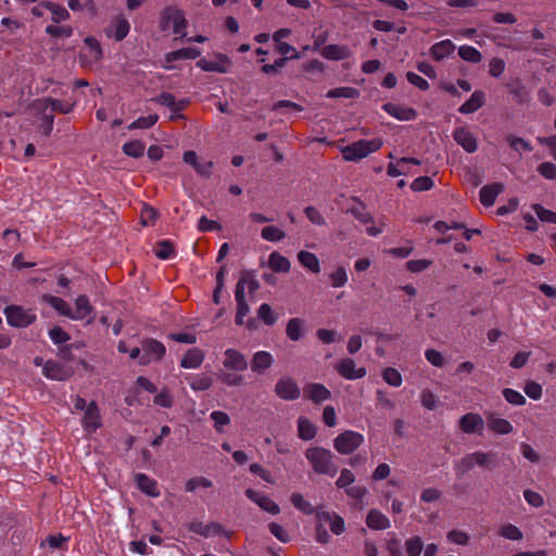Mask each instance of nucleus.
<instances>
[{"instance_id":"63","label":"nucleus","mask_w":556,"mask_h":556,"mask_svg":"<svg viewBox=\"0 0 556 556\" xmlns=\"http://www.w3.org/2000/svg\"><path fill=\"white\" fill-rule=\"evenodd\" d=\"M433 187V181L428 176H420L414 179V181L410 185V188L414 191H427L430 190Z\"/></svg>"},{"instance_id":"22","label":"nucleus","mask_w":556,"mask_h":556,"mask_svg":"<svg viewBox=\"0 0 556 556\" xmlns=\"http://www.w3.org/2000/svg\"><path fill=\"white\" fill-rule=\"evenodd\" d=\"M383 110L391 116L400 119V121H412L416 117V112L412 108L394 104V103H386L383 104Z\"/></svg>"},{"instance_id":"56","label":"nucleus","mask_w":556,"mask_h":556,"mask_svg":"<svg viewBox=\"0 0 556 556\" xmlns=\"http://www.w3.org/2000/svg\"><path fill=\"white\" fill-rule=\"evenodd\" d=\"M155 405H159L164 408H170L173 406V395L170 394L167 388L162 389L153 400Z\"/></svg>"},{"instance_id":"62","label":"nucleus","mask_w":556,"mask_h":556,"mask_svg":"<svg viewBox=\"0 0 556 556\" xmlns=\"http://www.w3.org/2000/svg\"><path fill=\"white\" fill-rule=\"evenodd\" d=\"M49 337L54 344H63L71 339L70 334L59 326L49 330Z\"/></svg>"},{"instance_id":"52","label":"nucleus","mask_w":556,"mask_h":556,"mask_svg":"<svg viewBox=\"0 0 556 556\" xmlns=\"http://www.w3.org/2000/svg\"><path fill=\"white\" fill-rule=\"evenodd\" d=\"M382 378L389 386L392 387H400L403 382L400 371L392 367L383 369Z\"/></svg>"},{"instance_id":"39","label":"nucleus","mask_w":556,"mask_h":556,"mask_svg":"<svg viewBox=\"0 0 556 556\" xmlns=\"http://www.w3.org/2000/svg\"><path fill=\"white\" fill-rule=\"evenodd\" d=\"M261 237L268 242H278L285 239L286 232L277 226L268 225L262 229Z\"/></svg>"},{"instance_id":"46","label":"nucleus","mask_w":556,"mask_h":556,"mask_svg":"<svg viewBox=\"0 0 556 556\" xmlns=\"http://www.w3.org/2000/svg\"><path fill=\"white\" fill-rule=\"evenodd\" d=\"M155 255L160 260H170L175 256V249L169 240H161L157 242Z\"/></svg>"},{"instance_id":"37","label":"nucleus","mask_w":556,"mask_h":556,"mask_svg":"<svg viewBox=\"0 0 556 556\" xmlns=\"http://www.w3.org/2000/svg\"><path fill=\"white\" fill-rule=\"evenodd\" d=\"M359 90L354 87H339L329 90L326 93V97L329 99H338V98H345V99H356L359 97Z\"/></svg>"},{"instance_id":"47","label":"nucleus","mask_w":556,"mask_h":556,"mask_svg":"<svg viewBox=\"0 0 556 556\" xmlns=\"http://www.w3.org/2000/svg\"><path fill=\"white\" fill-rule=\"evenodd\" d=\"M291 503L293 506L301 510L303 514L312 515L314 513L313 505L307 502L302 494L300 493H293L290 497Z\"/></svg>"},{"instance_id":"34","label":"nucleus","mask_w":556,"mask_h":556,"mask_svg":"<svg viewBox=\"0 0 556 556\" xmlns=\"http://www.w3.org/2000/svg\"><path fill=\"white\" fill-rule=\"evenodd\" d=\"M299 263L309 271L318 274L320 271L319 260L314 253L307 251H300L298 253Z\"/></svg>"},{"instance_id":"50","label":"nucleus","mask_w":556,"mask_h":556,"mask_svg":"<svg viewBox=\"0 0 556 556\" xmlns=\"http://www.w3.org/2000/svg\"><path fill=\"white\" fill-rule=\"evenodd\" d=\"M144 149L146 147L142 141H126L123 146L124 153L132 157L142 156Z\"/></svg>"},{"instance_id":"59","label":"nucleus","mask_w":556,"mask_h":556,"mask_svg":"<svg viewBox=\"0 0 556 556\" xmlns=\"http://www.w3.org/2000/svg\"><path fill=\"white\" fill-rule=\"evenodd\" d=\"M330 281L333 288H341L348 282V274L344 267L337 268L330 274Z\"/></svg>"},{"instance_id":"17","label":"nucleus","mask_w":556,"mask_h":556,"mask_svg":"<svg viewBox=\"0 0 556 556\" xmlns=\"http://www.w3.org/2000/svg\"><path fill=\"white\" fill-rule=\"evenodd\" d=\"M157 103L167 108L170 112L169 117L172 119L180 117V112L186 108L187 102L182 99L176 100V98L167 92L160 94L156 99Z\"/></svg>"},{"instance_id":"44","label":"nucleus","mask_w":556,"mask_h":556,"mask_svg":"<svg viewBox=\"0 0 556 556\" xmlns=\"http://www.w3.org/2000/svg\"><path fill=\"white\" fill-rule=\"evenodd\" d=\"M459 56L470 63H479L482 60V54L479 50L471 46H462L458 49Z\"/></svg>"},{"instance_id":"26","label":"nucleus","mask_w":556,"mask_h":556,"mask_svg":"<svg viewBox=\"0 0 556 556\" xmlns=\"http://www.w3.org/2000/svg\"><path fill=\"white\" fill-rule=\"evenodd\" d=\"M366 525L372 530H386L390 528L389 518L377 509L369 510L366 517Z\"/></svg>"},{"instance_id":"7","label":"nucleus","mask_w":556,"mask_h":556,"mask_svg":"<svg viewBox=\"0 0 556 556\" xmlns=\"http://www.w3.org/2000/svg\"><path fill=\"white\" fill-rule=\"evenodd\" d=\"M420 162L413 157H402L396 162H391L388 165V175L392 177L413 175L416 173L415 168L418 167Z\"/></svg>"},{"instance_id":"13","label":"nucleus","mask_w":556,"mask_h":556,"mask_svg":"<svg viewBox=\"0 0 556 556\" xmlns=\"http://www.w3.org/2000/svg\"><path fill=\"white\" fill-rule=\"evenodd\" d=\"M42 372L46 378L56 381H64L72 375L71 370L67 369L65 365L51 359L45 363Z\"/></svg>"},{"instance_id":"60","label":"nucleus","mask_w":556,"mask_h":556,"mask_svg":"<svg viewBox=\"0 0 556 556\" xmlns=\"http://www.w3.org/2000/svg\"><path fill=\"white\" fill-rule=\"evenodd\" d=\"M475 453L467 454L464 456L458 464L456 465V471L458 475H465L469 470H471L475 466Z\"/></svg>"},{"instance_id":"35","label":"nucleus","mask_w":556,"mask_h":556,"mask_svg":"<svg viewBox=\"0 0 556 556\" xmlns=\"http://www.w3.org/2000/svg\"><path fill=\"white\" fill-rule=\"evenodd\" d=\"M273 363V356L265 351L257 352L251 363V368L254 371L262 372L269 368Z\"/></svg>"},{"instance_id":"55","label":"nucleus","mask_w":556,"mask_h":556,"mask_svg":"<svg viewBox=\"0 0 556 556\" xmlns=\"http://www.w3.org/2000/svg\"><path fill=\"white\" fill-rule=\"evenodd\" d=\"M532 210L540 220L544 223L556 224V212L545 208L541 204H533Z\"/></svg>"},{"instance_id":"4","label":"nucleus","mask_w":556,"mask_h":556,"mask_svg":"<svg viewBox=\"0 0 556 556\" xmlns=\"http://www.w3.org/2000/svg\"><path fill=\"white\" fill-rule=\"evenodd\" d=\"M3 313L8 324L15 328H26L37 318L31 309H25L20 305H8Z\"/></svg>"},{"instance_id":"64","label":"nucleus","mask_w":556,"mask_h":556,"mask_svg":"<svg viewBox=\"0 0 556 556\" xmlns=\"http://www.w3.org/2000/svg\"><path fill=\"white\" fill-rule=\"evenodd\" d=\"M250 472L255 477H260L263 481L267 483H274V479L271 473L264 468L262 465L252 464L250 465Z\"/></svg>"},{"instance_id":"19","label":"nucleus","mask_w":556,"mask_h":556,"mask_svg":"<svg viewBox=\"0 0 556 556\" xmlns=\"http://www.w3.org/2000/svg\"><path fill=\"white\" fill-rule=\"evenodd\" d=\"M459 427L465 433L481 432L483 419L478 414L468 413L460 418Z\"/></svg>"},{"instance_id":"6","label":"nucleus","mask_w":556,"mask_h":556,"mask_svg":"<svg viewBox=\"0 0 556 556\" xmlns=\"http://www.w3.org/2000/svg\"><path fill=\"white\" fill-rule=\"evenodd\" d=\"M364 442L359 432L348 430L339 434L334 440V448L340 454H351Z\"/></svg>"},{"instance_id":"40","label":"nucleus","mask_w":556,"mask_h":556,"mask_svg":"<svg viewBox=\"0 0 556 556\" xmlns=\"http://www.w3.org/2000/svg\"><path fill=\"white\" fill-rule=\"evenodd\" d=\"M298 432L302 440H311L316 434L314 425L305 417H300L298 420Z\"/></svg>"},{"instance_id":"20","label":"nucleus","mask_w":556,"mask_h":556,"mask_svg":"<svg viewBox=\"0 0 556 556\" xmlns=\"http://www.w3.org/2000/svg\"><path fill=\"white\" fill-rule=\"evenodd\" d=\"M504 190V186L500 182L483 186L480 189V202L485 207H490L494 204L497 195Z\"/></svg>"},{"instance_id":"28","label":"nucleus","mask_w":556,"mask_h":556,"mask_svg":"<svg viewBox=\"0 0 556 556\" xmlns=\"http://www.w3.org/2000/svg\"><path fill=\"white\" fill-rule=\"evenodd\" d=\"M235 298L237 302L236 324L243 325V270L238 274Z\"/></svg>"},{"instance_id":"2","label":"nucleus","mask_w":556,"mask_h":556,"mask_svg":"<svg viewBox=\"0 0 556 556\" xmlns=\"http://www.w3.org/2000/svg\"><path fill=\"white\" fill-rule=\"evenodd\" d=\"M306 458L316 472L330 477L337 473V467L332 462L333 455L330 451L321 447H312L306 451Z\"/></svg>"},{"instance_id":"51","label":"nucleus","mask_w":556,"mask_h":556,"mask_svg":"<svg viewBox=\"0 0 556 556\" xmlns=\"http://www.w3.org/2000/svg\"><path fill=\"white\" fill-rule=\"evenodd\" d=\"M422 548L424 543L419 536H413L405 541V551L408 556H419Z\"/></svg>"},{"instance_id":"5","label":"nucleus","mask_w":556,"mask_h":556,"mask_svg":"<svg viewBox=\"0 0 556 556\" xmlns=\"http://www.w3.org/2000/svg\"><path fill=\"white\" fill-rule=\"evenodd\" d=\"M142 355L140 356L139 364L140 365H149L152 362L161 361L165 353V345L153 338H147L141 341Z\"/></svg>"},{"instance_id":"61","label":"nucleus","mask_w":556,"mask_h":556,"mask_svg":"<svg viewBox=\"0 0 556 556\" xmlns=\"http://www.w3.org/2000/svg\"><path fill=\"white\" fill-rule=\"evenodd\" d=\"M525 393L532 400H540L543 394L542 386L535 381H528L523 388Z\"/></svg>"},{"instance_id":"42","label":"nucleus","mask_w":556,"mask_h":556,"mask_svg":"<svg viewBox=\"0 0 556 556\" xmlns=\"http://www.w3.org/2000/svg\"><path fill=\"white\" fill-rule=\"evenodd\" d=\"M304 320L301 318H291L287 325V336L292 341H298L302 337Z\"/></svg>"},{"instance_id":"38","label":"nucleus","mask_w":556,"mask_h":556,"mask_svg":"<svg viewBox=\"0 0 556 556\" xmlns=\"http://www.w3.org/2000/svg\"><path fill=\"white\" fill-rule=\"evenodd\" d=\"M85 43H86V48L83 51V58L84 59L89 58L90 61L99 60L101 56V53H102L100 43L94 38H91V37L86 38Z\"/></svg>"},{"instance_id":"31","label":"nucleus","mask_w":556,"mask_h":556,"mask_svg":"<svg viewBox=\"0 0 556 556\" xmlns=\"http://www.w3.org/2000/svg\"><path fill=\"white\" fill-rule=\"evenodd\" d=\"M488 427L497 434H508L514 429L507 419L495 417L493 414L488 416Z\"/></svg>"},{"instance_id":"10","label":"nucleus","mask_w":556,"mask_h":556,"mask_svg":"<svg viewBox=\"0 0 556 556\" xmlns=\"http://www.w3.org/2000/svg\"><path fill=\"white\" fill-rule=\"evenodd\" d=\"M35 108L37 110H43V118L49 125L52 123V114L54 112L68 113L71 110L68 104H63L60 101L52 99L38 100L35 103Z\"/></svg>"},{"instance_id":"16","label":"nucleus","mask_w":556,"mask_h":556,"mask_svg":"<svg viewBox=\"0 0 556 556\" xmlns=\"http://www.w3.org/2000/svg\"><path fill=\"white\" fill-rule=\"evenodd\" d=\"M316 518L320 523L328 522L331 532L337 535L343 533L345 529L343 518L336 513H329L323 509H317Z\"/></svg>"},{"instance_id":"45","label":"nucleus","mask_w":556,"mask_h":556,"mask_svg":"<svg viewBox=\"0 0 556 556\" xmlns=\"http://www.w3.org/2000/svg\"><path fill=\"white\" fill-rule=\"evenodd\" d=\"M213 384V379L206 375L193 376L189 382V386L194 391L208 390Z\"/></svg>"},{"instance_id":"33","label":"nucleus","mask_w":556,"mask_h":556,"mask_svg":"<svg viewBox=\"0 0 556 556\" xmlns=\"http://www.w3.org/2000/svg\"><path fill=\"white\" fill-rule=\"evenodd\" d=\"M484 103V93L480 90L475 91L470 98L459 106V112L470 114L480 109Z\"/></svg>"},{"instance_id":"8","label":"nucleus","mask_w":556,"mask_h":556,"mask_svg":"<svg viewBox=\"0 0 556 556\" xmlns=\"http://www.w3.org/2000/svg\"><path fill=\"white\" fill-rule=\"evenodd\" d=\"M334 368L341 377L348 380H356L366 376V368H356L355 362L348 357L339 361Z\"/></svg>"},{"instance_id":"9","label":"nucleus","mask_w":556,"mask_h":556,"mask_svg":"<svg viewBox=\"0 0 556 556\" xmlns=\"http://www.w3.org/2000/svg\"><path fill=\"white\" fill-rule=\"evenodd\" d=\"M164 27H173V33L176 36L182 37L185 36V28L187 25V21L179 10H173L168 9L165 12L164 18H163Z\"/></svg>"},{"instance_id":"12","label":"nucleus","mask_w":556,"mask_h":556,"mask_svg":"<svg viewBox=\"0 0 556 556\" xmlns=\"http://www.w3.org/2000/svg\"><path fill=\"white\" fill-rule=\"evenodd\" d=\"M197 65L206 72H218L226 73L231 67L230 60L225 55H216L214 59H201L198 61Z\"/></svg>"},{"instance_id":"53","label":"nucleus","mask_w":556,"mask_h":556,"mask_svg":"<svg viewBox=\"0 0 556 556\" xmlns=\"http://www.w3.org/2000/svg\"><path fill=\"white\" fill-rule=\"evenodd\" d=\"M500 534L501 536L511 541H520L523 538L519 528L511 523L502 526L500 529Z\"/></svg>"},{"instance_id":"24","label":"nucleus","mask_w":556,"mask_h":556,"mask_svg":"<svg viewBox=\"0 0 556 556\" xmlns=\"http://www.w3.org/2000/svg\"><path fill=\"white\" fill-rule=\"evenodd\" d=\"M204 359V353L199 348L189 349L180 362V366L186 369L199 368Z\"/></svg>"},{"instance_id":"15","label":"nucleus","mask_w":556,"mask_h":556,"mask_svg":"<svg viewBox=\"0 0 556 556\" xmlns=\"http://www.w3.org/2000/svg\"><path fill=\"white\" fill-rule=\"evenodd\" d=\"M276 394L282 400H296L300 396V388L291 378H282L276 384Z\"/></svg>"},{"instance_id":"43","label":"nucleus","mask_w":556,"mask_h":556,"mask_svg":"<svg viewBox=\"0 0 556 556\" xmlns=\"http://www.w3.org/2000/svg\"><path fill=\"white\" fill-rule=\"evenodd\" d=\"M257 317L267 326L274 325L278 319V315L273 311L270 305L267 303H263L258 307Z\"/></svg>"},{"instance_id":"23","label":"nucleus","mask_w":556,"mask_h":556,"mask_svg":"<svg viewBox=\"0 0 556 556\" xmlns=\"http://www.w3.org/2000/svg\"><path fill=\"white\" fill-rule=\"evenodd\" d=\"M305 396L314 403H321L330 399V391L320 383L307 384L304 389Z\"/></svg>"},{"instance_id":"49","label":"nucleus","mask_w":556,"mask_h":556,"mask_svg":"<svg viewBox=\"0 0 556 556\" xmlns=\"http://www.w3.org/2000/svg\"><path fill=\"white\" fill-rule=\"evenodd\" d=\"M157 122V115L149 114L147 116H141L135 122L130 123L127 128L131 129H146L152 127Z\"/></svg>"},{"instance_id":"11","label":"nucleus","mask_w":556,"mask_h":556,"mask_svg":"<svg viewBox=\"0 0 556 556\" xmlns=\"http://www.w3.org/2000/svg\"><path fill=\"white\" fill-rule=\"evenodd\" d=\"M245 495L262 510L270 515H278L280 513V507L269 496L251 489L245 490Z\"/></svg>"},{"instance_id":"29","label":"nucleus","mask_w":556,"mask_h":556,"mask_svg":"<svg viewBox=\"0 0 556 556\" xmlns=\"http://www.w3.org/2000/svg\"><path fill=\"white\" fill-rule=\"evenodd\" d=\"M268 267L275 273H288L291 268L290 261L277 251L268 256Z\"/></svg>"},{"instance_id":"21","label":"nucleus","mask_w":556,"mask_h":556,"mask_svg":"<svg viewBox=\"0 0 556 556\" xmlns=\"http://www.w3.org/2000/svg\"><path fill=\"white\" fill-rule=\"evenodd\" d=\"M75 311L72 309L73 320H83L93 313V307L86 294L78 295L75 301Z\"/></svg>"},{"instance_id":"54","label":"nucleus","mask_w":556,"mask_h":556,"mask_svg":"<svg viewBox=\"0 0 556 556\" xmlns=\"http://www.w3.org/2000/svg\"><path fill=\"white\" fill-rule=\"evenodd\" d=\"M210 417L214 422V428L220 433L224 432V427L230 422L228 414L222 410L212 412Z\"/></svg>"},{"instance_id":"14","label":"nucleus","mask_w":556,"mask_h":556,"mask_svg":"<svg viewBox=\"0 0 556 556\" xmlns=\"http://www.w3.org/2000/svg\"><path fill=\"white\" fill-rule=\"evenodd\" d=\"M81 424L83 428L90 433L96 432L101 427V416L94 401L88 403Z\"/></svg>"},{"instance_id":"57","label":"nucleus","mask_w":556,"mask_h":556,"mask_svg":"<svg viewBox=\"0 0 556 556\" xmlns=\"http://www.w3.org/2000/svg\"><path fill=\"white\" fill-rule=\"evenodd\" d=\"M503 396L511 405L521 406L526 403L525 396L520 392H518L514 389H509V388L504 389Z\"/></svg>"},{"instance_id":"58","label":"nucleus","mask_w":556,"mask_h":556,"mask_svg":"<svg viewBox=\"0 0 556 556\" xmlns=\"http://www.w3.org/2000/svg\"><path fill=\"white\" fill-rule=\"evenodd\" d=\"M45 8H47V10L50 11L52 20L55 23L64 21V20H66L68 17L67 10L65 8H63V7H61V5H56V4H53V3H46Z\"/></svg>"},{"instance_id":"41","label":"nucleus","mask_w":556,"mask_h":556,"mask_svg":"<svg viewBox=\"0 0 556 556\" xmlns=\"http://www.w3.org/2000/svg\"><path fill=\"white\" fill-rule=\"evenodd\" d=\"M201 54V51L197 48H182L173 51L167 54L166 59L168 62L181 59H197Z\"/></svg>"},{"instance_id":"48","label":"nucleus","mask_w":556,"mask_h":556,"mask_svg":"<svg viewBox=\"0 0 556 556\" xmlns=\"http://www.w3.org/2000/svg\"><path fill=\"white\" fill-rule=\"evenodd\" d=\"M227 273L226 265H222L216 274V287L213 292V301L215 304H219V298L225 286V276Z\"/></svg>"},{"instance_id":"18","label":"nucleus","mask_w":556,"mask_h":556,"mask_svg":"<svg viewBox=\"0 0 556 556\" xmlns=\"http://www.w3.org/2000/svg\"><path fill=\"white\" fill-rule=\"evenodd\" d=\"M135 482L137 488L146 495L151 497H159L161 495L156 480L150 478L148 475L136 473Z\"/></svg>"},{"instance_id":"30","label":"nucleus","mask_w":556,"mask_h":556,"mask_svg":"<svg viewBox=\"0 0 556 556\" xmlns=\"http://www.w3.org/2000/svg\"><path fill=\"white\" fill-rule=\"evenodd\" d=\"M129 23L124 17L116 18L113 24L108 28V36L115 38L116 40L124 39L129 31Z\"/></svg>"},{"instance_id":"25","label":"nucleus","mask_w":556,"mask_h":556,"mask_svg":"<svg viewBox=\"0 0 556 556\" xmlns=\"http://www.w3.org/2000/svg\"><path fill=\"white\" fill-rule=\"evenodd\" d=\"M321 55L327 60L341 61L351 56V50L346 46L328 45L323 48Z\"/></svg>"},{"instance_id":"3","label":"nucleus","mask_w":556,"mask_h":556,"mask_svg":"<svg viewBox=\"0 0 556 556\" xmlns=\"http://www.w3.org/2000/svg\"><path fill=\"white\" fill-rule=\"evenodd\" d=\"M382 141H353L340 148L345 161L356 162L381 148Z\"/></svg>"},{"instance_id":"1","label":"nucleus","mask_w":556,"mask_h":556,"mask_svg":"<svg viewBox=\"0 0 556 556\" xmlns=\"http://www.w3.org/2000/svg\"><path fill=\"white\" fill-rule=\"evenodd\" d=\"M224 369L219 378L228 386H237L242 379L241 371L243 370V355L233 349H228L225 352Z\"/></svg>"},{"instance_id":"36","label":"nucleus","mask_w":556,"mask_h":556,"mask_svg":"<svg viewBox=\"0 0 556 556\" xmlns=\"http://www.w3.org/2000/svg\"><path fill=\"white\" fill-rule=\"evenodd\" d=\"M355 218L361 223L367 225L372 223L371 215L367 212L366 206L363 202L353 200V204L348 210Z\"/></svg>"},{"instance_id":"27","label":"nucleus","mask_w":556,"mask_h":556,"mask_svg":"<svg viewBox=\"0 0 556 556\" xmlns=\"http://www.w3.org/2000/svg\"><path fill=\"white\" fill-rule=\"evenodd\" d=\"M454 51H455V46L450 39L439 41V42L434 43L430 49L431 56L435 61L444 60L445 58L453 54Z\"/></svg>"},{"instance_id":"32","label":"nucleus","mask_w":556,"mask_h":556,"mask_svg":"<svg viewBox=\"0 0 556 556\" xmlns=\"http://www.w3.org/2000/svg\"><path fill=\"white\" fill-rule=\"evenodd\" d=\"M43 301L48 303L51 307H53L60 315L72 319V308L68 305V303L62 298L46 294L43 295Z\"/></svg>"}]
</instances>
